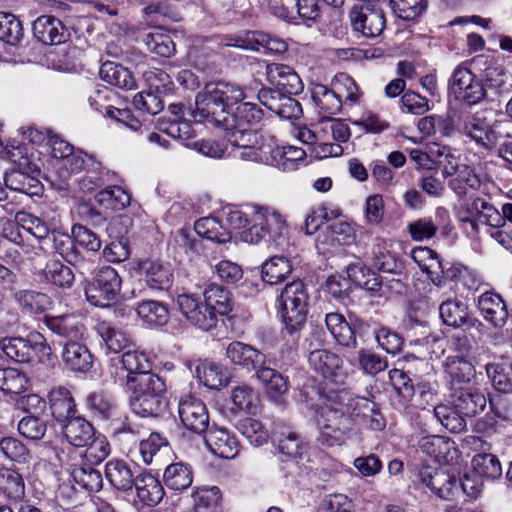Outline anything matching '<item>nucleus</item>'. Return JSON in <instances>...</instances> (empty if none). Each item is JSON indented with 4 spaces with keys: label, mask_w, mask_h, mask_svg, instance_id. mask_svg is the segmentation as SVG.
<instances>
[{
    "label": "nucleus",
    "mask_w": 512,
    "mask_h": 512,
    "mask_svg": "<svg viewBox=\"0 0 512 512\" xmlns=\"http://www.w3.org/2000/svg\"><path fill=\"white\" fill-rule=\"evenodd\" d=\"M133 488L136 491L138 501L142 505L149 507L158 505L165 495L161 482L147 472H141L136 475Z\"/></svg>",
    "instance_id": "24"
},
{
    "label": "nucleus",
    "mask_w": 512,
    "mask_h": 512,
    "mask_svg": "<svg viewBox=\"0 0 512 512\" xmlns=\"http://www.w3.org/2000/svg\"><path fill=\"white\" fill-rule=\"evenodd\" d=\"M503 122L490 126L479 113L467 116L463 121L462 132L479 146L490 149L501 137Z\"/></svg>",
    "instance_id": "13"
},
{
    "label": "nucleus",
    "mask_w": 512,
    "mask_h": 512,
    "mask_svg": "<svg viewBox=\"0 0 512 512\" xmlns=\"http://www.w3.org/2000/svg\"><path fill=\"white\" fill-rule=\"evenodd\" d=\"M130 391V407L142 417H158L167 408L166 384L157 374H142L126 381Z\"/></svg>",
    "instance_id": "3"
},
{
    "label": "nucleus",
    "mask_w": 512,
    "mask_h": 512,
    "mask_svg": "<svg viewBox=\"0 0 512 512\" xmlns=\"http://www.w3.org/2000/svg\"><path fill=\"white\" fill-rule=\"evenodd\" d=\"M0 490L9 498H21L24 495L25 490V485L22 476L12 469L1 468Z\"/></svg>",
    "instance_id": "55"
},
{
    "label": "nucleus",
    "mask_w": 512,
    "mask_h": 512,
    "mask_svg": "<svg viewBox=\"0 0 512 512\" xmlns=\"http://www.w3.org/2000/svg\"><path fill=\"white\" fill-rule=\"evenodd\" d=\"M309 366L325 378L339 375L343 361L339 355L327 349H313L308 355Z\"/></svg>",
    "instance_id": "27"
},
{
    "label": "nucleus",
    "mask_w": 512,
    "mask_h": 512,
    "mask_svg": "<svg viewBox=\"0 0 512 512\" xmlns=\"http://www.w3.org/2000/svg\"><path fill=\"white\" fill-rule=\"evenodd\" d=\"M96 199L100 204L112 208H125L130 204L131 197L120 186H108L96 195Z\"/></svg>",
    "instance_id": "62"
},
{
    "label": "nucleus",
    "mask_w": 512,
    "mask_h": 512,
    "mask_svg": "<svg viewBox=\"0 0 512 512\" xmlns=\"http://www.w3.org/2000/svg\"><path fill=\"white\" fill-rule=\"evenodd\" d=\"M450 403L456 411L471 418L484 410L486 397L478 388L462 387L455 390Z\"/></svg>",
    "instance_id": "20"
},
{
    "label": "nucleus",
    "mask_w": 512,
    "mask_h": 512,
    "mask_svg": "<svg viewBox=\"0 0 512 512\" xmlns=\"http://www.w3.org/2000/svg\"><path fill=\"white\" fill-rule=\"evenodd\" d=\"M178 414L188 430L202 434L209 429V414L205 404L193 396L186 395L178 403Z\"/></svg>",
    "instance_id": "14"
},
{
    "label": "nucleus",
    "mask_w": 512,
    "mask_h": 512,
    "mask_svg": "<svg viewBox=\"0 0 512 512\" xmlns=\"http://www.w3.org/2000/svg\"><path fill=\"white\" fill-rule=\"evenodd\" d=\"M353 29L366 38H376L386 27V17L380 4H364L351 12Z\"/></svg>",
    "instance_id": "11"
},
{
    "label": "nucleus",
    "mask_w": 512,
    "mask_h": 512,
    "mask_svg": "<svg viewBox=\"0 0 512 512\" xmlns=\"http://www.w3.org/2000/svg\"><path fill=\"white\" fill-rule=\"evenodd\" d=\"M371 261L373 266L381 272L400 274V264L394 254L388 248L384 238L375 237L371 249Z\"/></svg>",
    "instance_id": "32"
},
{
    "label": "nucleus",
    "mask_w": 512,
    "mask_h": 512,
    "mask_svg": "<svg viewBox=\"0 0 512 512\" xmlns=\"http://www.w3.org/2000/svg\"><path fill=\"white\" fill-rule=\"evenodd\" d=\"M163 482L170 490H186L193 482L191 466L184 462H175L168 465L163 474Z\"/></svg>",
    "instance_id": "34"
},
{
    "label": "nucleus",
    "mask_w": 512,
    "mask_h": 512,
    "mask_svg": "<svg viewBox=\"0 0 512 512\" xmlns=\"http://www.w3.org/2000/svg\"><path fill=\"white\" fill-rule=\"evenodd\" d=\"M257 378L265 385L270 397L277 399L289 390V381L277 370L262 365L256 372Z\"/></svg>",
    "instance_id": "38"
},
{
    "label": "nucleus",
    "mask_w": 512,
    "mask_h": 512,
    "mask_svg": "<svg viewBox=\"0 0 512 512\" xmlns=\"http://www.w3.org/2000/svg\"><path fill=\"white\" fill-rule=\"evenodd\" d=\"M257 394L245 384L235 386L231 391V400L234 406L241 410L250 412L256 405Z\"/></svg>",
    "instance_id": "64"
},
{
    "label": "nucleus",
    "mask_w": 512,
    "mask_h": 512,
    "mask_svg": "<svg viewBox=\"0 0 512 512\" xmlns=\"http://www.w3.org/2000/svg\"><path fill=\"white\" fill-rule=\"evenodd\" d=\"M139 268L151 289L168 290L172 286L173 272L170 265L158 261H143Z\"/></svg>",
    "instance_id": "29"
},
{
    "label": "nucleus",
    "mask_w": 512,
    "mask_h": 512,
    "mask_svg": "<svg viewBox=\"0 0 512 512\" xmlns=\"http://www.w3.org/2000/svg\"><path fill=\"white\" fill-rule=\"evenodd\" d=\"M478 307L485 320L494 327L501 328L507 322L509 313L502 297L494 292L483 293L478 300Z\"/></svg>",
    "instance_id": "25"
},
{
    "label": "nucleus",
    "mask_w": 512,
    "mask_h": 512,
    "mask_svg": "<svg viewBox=\"0 0 512 512\" xmlns=\"http://www.w3.org/2000/svg\"><path fill=\"white\" fill-rule=\"evenodd\" d=\"M71 477L76 484L89 492H98L103 486V478L100 471L89 464L75 466Z\"/></svg>",
    "instance_id": "43"
},
{
    "label": "nucleus",
    "mask_w": 512,
    "mask_h": 512,
    "mask_svg": "<svg viewBox=\"0 0 512 512\" xmlns=\"http://www.w3.org/2000/svg\"><path fill=\"white\" fill-rule=\"evenodd\" d=\"M449 90L457 101L470 106L478 104L487 95L482 81L470 69L462 65H458L453 71Z\"/></svg>",
    "instance_id": "6"
},
{
    "label": "nucleus",
    "mask_w": 512,
    "mask_h": 512,
    "mask_svg": "<svg viewBox=\"0 0 512 512\" xmlns=\"http://www.w3.org/2000/svg\"><path fill=\"white\" fill-rule=\"evenodd\" d=\"M136 312L145 323L151 326H164L169 320L167 306L155 300H146L139 303Z\"/></svg>",
    "instance_id": "40"
},
{
    "label": "nucleus",
    "mask_w": 512,
    "mask_h": 512,
    "mask_svg": "<svg viewBox=\"0 0 512 512\" xmlns=\"http://www.w3.org/2000/svg\"><path fill=\"white\" fill-rule=\"evenodd\" d=\"M105 477L114 489L123 493L132 492L136 480L130 465L120 459H112L106 463Z\"/></svg>",
    "instance_id": "26"
},
{
    "label": "nucleus",
    "mask_w": 512,
    "mask_h": 512,
    "mask_svg": "<svg viewBox=\"0 0 512 512\" xmlns=\"http://www.w3.org/2000/svg\"><path fill=\"white\" fill-rule=\"evenodd\" d=\"M61 429L66 441L78 448L87 446L96 434L93 425L81 416L72 417Z\"/></svg>",
    "instance_id": "28"
},
{
    "label": "nucleus",
    "mask_w": 512,
    "mask_h": 512,
    "mask_svg": "<svg viewBox=\"0 0 512 512\" xmlns=\"http://www.w3.org/2000/svg\"><path fill=\"white\" fill-rule=\"evenodd\" d=\"M142 42L151 53L158 56L169 58L175 53V44L165 33L159 31L144 33Z\"/></svg>",
    "instance_id": "49"
},
{
    "label": "nucleus",
    "mask_w": 512,
    "mask_h": 512,
    "mask_svg": "<svg viewBox=\"0 0 512 512\" xmlns=\"http://www.w3.org/2000/svg\"><path fill=\"white\" fill-rule=\"evenodd\" d=\"M308 292L305 284L296 280L287 284L279 296L278 312L283 324V335L292 342L300 339L308 313Z\"/></svg>",
    "instance_id": "4"
},
{
    "label": "nucleus",
    "mask_w": 512,
    "mask_h": 512,
    "mask_svg": "<svg viewBox=\"0 0 512 512\" xmlns=\"http://www.w3.org/2000/svg\"><path fill=\"white\" fill-rule=\"evenodd\" d=\"M227 358L235 365L247 371L258 370L265 364V355L249 344L240 341L231 342L226 348Z\"/></svg>",
    "instance_id": "22"
},
{
    "label": "nucleus",
    "mask_w": 512,
    "mask_h": 512,
    "mask_svg": "<svg viewBox=\"0 0 512 512\" xmlns=\"http://www.w3.org/2000/svg\"><path fill=\"white\" fill-rule=\"evenodd\" d=\"M323 398L317 420L318 442L322 446L342 445L356 421H361L365 427L374 431H381L386 426L385 419L375 409V404L365 397H352L346 391H329Z\"/></svg>",
    "instance_id": "2"
},
{
    "label": "nucleus",
    "mask_w": 512,
    "mask_h": 512,
    "mask_svg": "<svg viewBox=\"0 0 512 512\" xmlns=\"http://www.w3.org/2000/svg\"><path fill=\"white\" fill-rule=\"evenodd\" d=\"M274 442L278 451L288 458H296L303 448L299 435L288 427H280L274 432Z\"/></svg>",
    "instance_id": "41"
},
{
    "label": "nucleus",
    "mask_w": 512,
    "mask_h": 512,
    "mask_svg": "<svg viewBox=\"0 0 512 512\" xmlns=\"http://www.w3.org/2000/svg\"><path fill=\"white\" fill-rule=\"evenodd\" d=\"M325 324L337 343L349 348H356L357 336L362 337L369 328V324L362 319L350 318L348 322L336 312L326 314Z\"/></svg>",
    "instance_id": "7"
},
{
    "label": "nucleus",
    "mask_w": 512,
    "mask_h": 512,
    "mask_svg": "<svg viewBox=\"0 0 512 512\" xmlns=\"http://www.w3.org/2000/svg\"><path fill=\"white\" fill-rule=\"evenodd\" d=\"M0 451L3 456L13 462L27 463L31 458L26 445L15 437H3L0 439Z\"/></svg>",
    "instance_id": "56"
},
{
    "label": "nucleus",
    "mask_w": 512,
    "mask_h": 512,
    "mask_svg": "<svg viewBox=\"0 0 512 512\" xmlns=\"http://www.w3.org/2000/svg\"><path fill=\"white\" fill-rule=\"evenodd\" d=\"M442 173L444 177H452L448 185L459 199L465 198L470 191H477L481 187L479 176L466 164L445 166Z\"/></svg>",
    "instance_id": "16"
},
{
    "label": "nucleus",
    "mask_w": 512,
    "mask_h": 512,
    "mask_svg": "<svg viewBox=\"0 0 512 512\" xmlns=\"http://www.w3.org/2000/svg\"><path fill=\"white\" fill-rule=\"evenodd\" d=\"M205 444L211 453L220 458L233 459L239 453V442L236 436L225 428L208 429Z\"/></svg>",
    "instance_id": "19"
},
{
    "label": "nucleus",
    "mask_w": 512,
    "mask_h": 512,
    "mask_svg": "<svg viewBox=\"0 0 512 512\" xmlns=\"http://www.w3.org/2000/svg\"><path fill=\"white\" fill-rule=\"evenodd\" d=\"M192 497L195 512H221L217 487L198 489Z\"/></svg>",
    "instance_id": "57"
},
{
    "label": "nucleus",
    "mask_w": 512,
    "mask_h": 512,
    "mask_svg": "<svg viewBox=\"0 0 512 512\" xmlns=\"http://www.w3.org/2000/svg\"><path fill=\"white\" fill-rule=\"evenodd\" d=\"M439 313L442 321L455 328L462 326L477 327L481 322L469 316L467 306L457 300L444 301L439 307Z\"/></svg>",
    "instance_id": "30"
},
{
    "label": "nucleus",
    "mask_w": 512,
    "mask_h": 512,
    "mask_svg": "<svg viewBox=\"0 0 512 512\" xmlns=\"http://www.w3.org/2000/svg\"><path fill=\"white\" fill-rule=\"evenodd\" d=\"M34 37L45 45H59L70 38V32L63 22L52 15L37 17L32 26Z\"/></svg>",
    "instance_id": "15"
},
{
    "label": "nucleus",
    "mask_w": 512,
    "mask_h": 512,
    "mask_svg": "<svg viewBox=\"0 0 512 512\" xmlns=\"http://www.w3.org/2000/svg\"><path fill=\"white\" fill-rule=\"evenodd\" d=\"M61 358L65 368L76 373H86L93 365V356L81 340L64 342Z\"/></svg>",
    "instance_id": "23"
},
{
    "label": "nucleus",
    "mask_w": 512,
    "mask_h": 512,
    "mask_svg": "<svg viewBox=\"0 0 512 512\" xmlns=\"http://www.w3.org/2000/svg\"><path fill=\"white\" fill-rule=\"evenodd\" d=\"M224 43L226 46L246 50L259 51L263 48L276 54H282L288 49L285 40L263 31H244L234 37H226Z\"/></svg>",
    "instance_id": "8"
},
{
    "label": "nucleus",
    "mask_w": 512,
    "mask_h": 512,
    "mask_svg": "<svg viewBox=\"0 0 512 512\" xmlns=\"http://www.w3.org/2000/svg\"><path fill=\"white\" fill-rule=\"evenodd\" d=\"M97 332L107 348L113 353H119L131 345V339L122 330L111 326L107 322H101L97 326Z\"/></svg>",
    "instance_id": "45"
},
{
    "label": "nucleus",
    "mask_w": 512,
    "mask_h": 512,
    "mask_svg": "<svg viewBox=\"0 0 512 512\" xmlns=\"http://www.w3.org/2000/svg\"><path fill=\"white\" fill-rule=\"evenodd\" d=\"M47 430L46 422L34 415L23 417L18 423L19 433L30 440H40Z\"/></svg>",
    "instance_id": "63"
},
{
    "label": "nucleus",
    "mask_w": 512,
    "mask_h": 512,
    "mask_svg": "<svg viewBox=\"0 0 512 512\" xmlns=\"http://www.w3.org/2000/svg\"><path fill=\"white\" fill-rule=\"evenodd\" d=\"M18 304L31 314H40L51 305L50 297L42 292L34 290H20L15 293Z\"/></svg>",
    "instance_id": "44"
},
{
    "label": "nucleus",
    "mask_w": 512,
    "mask_h": 512,
    "mask_svg": "<svg viewBox=\"0 0 512 512\" xmlns=\"http://www.w3.org/2000/svg\"><path fill=\"white\" fill-rule=\"evenodd\" d=\"M99 75L103 81L121 89L132 90L136 88V81L132 73L115 62H104L100 67Z\"/></svg>",
    "instance_id": "33"
},
{
    "label": "nucleus",
    "mask_w": 512,
    "mask_h": 512,
    "mask_svg": "<svg viewBox=\"0 0 512 512\" xmlns=\"http://www.w3.org/2000/svg\"><path fill=\"white\" fill-rule=\"evenodd\" d=\"M123 368L127 371L126 381H130L142 374L152 373V365L148 357L138 350L125 351L120 359Z\"/></svg>",
    "instance_id": "39"
},
{
    "label": "nucleus",
    "mask_w": 512,
    "mask_h": 512,
    "mask_svg": "<svg viewBox=\"0 0 512 512\" xmlns=\"http://www.w3.org/2000/svg\"><path fill=\"white\" fill-rule=\"evenodd\" d=\"M44 274L50 283L64 289L71 288L75 281L73 270L57 260L47 263Z\"/></svg>",
    "instance_id": "50"
},
{
    "label": "nucleus",
    "mask_w": 512,
    "mask_h": 512,
    "mask_svg": "<svg viewBox=\"0 0 512 512\" xmlns=\"http://www.w3.org/2000/svg\"><path fill=\"white\" fill-rule=\"evenodd\" d=\"M252 225L247 226L241 232L240 238L246 243L257 244L267 234L271 233L274 227V235L281 233L285 226L281 216L277 213L265 214L262 211H257L251 220Z\"/></svg>",
    "instance_id": "17"
},
{
    "label": "nucleus",
    "mask_w": 512,
    "mask_h": 512,
    "mask_svg": "<svg viewBox=\"0 0 512 512\" xmlns=\"http://www.w3.org/2000/svg\"><path fill=\"white\" fill-rule=\"evenodd\" d=\"M176 304L186 320L203 331L211 330L218 322L215 314L199 296L180 294L176 299Z\"/></svg>",
    "instance_id": "9"
},
{
    "label": "nucleus",
    "mask_w": 512,
    "mask_h": 512,
    "mask_svg": "<svg viewBox=\"0 0 512 512\" xmlns=\"http://www.w3.org/2000/svg\"><path fill=\"white\" fill-rule=\"evenodd\" d=\"M238 430L247 438L253 446H262L268 441V432L262 423L253 418H245L239 421Z\"/></svg>",
    "instance_id": "58"
},
{
    "label": "nucleus",
    "mask_w": 512,
    "mask_h": 512,
    "mask_svg": "<svg viewBox=\"0 0 512 512\" xmlns=\"http://www.w3.org/2000/svg\"><path fill=\"white\" fill-rule=\"evenodd\" d=\"M31 333L27 337H4L0 339V349L7 357L19 363L32 360Z\"/></svg>",
    "instance_id": "35"
},
{
    "label": "nucleus",
    "mask_w": 512,
    "mask_h": 512,
    "mask_svg": "<svg viewBox=\"0 0 512 512\" xmlns=\"http://www.w3.org/2000/svg\"><path fill=\"white\" fill-rule=\"evenodd\" d=\"M203 301L217 318L219 315H227L232 310L230 292L217 284H209L204 289Z\"/></svg>",
    "instance_id": "36"
},
{
    "label": "nucleus",
    "mask_w": 512,
    "mask_h": 512,
    "mask_svg": "<svg viewBox=\"0 0 512 512\" xmlns=\"http://www.w3.org/2000/svg\"><path fill=\"white\" fill-rule=\"evenodd\" d=\"M484 79L489 88L495 89L500 96L508 95L512 92V83L505 72V69L496 64H490L484 69Z\"/></svg>",
    "instance_id": "51"
},
{
    "label": "nucleus",
    "mask_w": 512,
    "mask_h": 512,
    "mask_svg": "<svg viewBox=\"0 0 512 512\" xmlns=\"http://www.w3.org/2000/svg\"><path fill=\"white\" fill-rule=\"evenodd\" d=\"M357 361L360 369L368 375H376L388 367L386 357H382L370 349H360L357 352Z\"/></svg>",
    "instance_id": "59"
},
{
    "label": "nucleus",
    "mask_w": 512,
    "mask_h": 512,
    "mask_svg": "<svg viewBox=\"0 0 512 512\" xmlns=\"http://www.w3.org/2000/svg\"><path fill=\"white\" fill-rule=\"evenodd\" d=\"M269 83L288 94H299L303 90V82L294 69L288 65L271 63L266 66Z\"/></svg>",
    "instance_id": "21"
},
{
    "label": "nucleus",
    "mask_w": 512,
    "mask_h": 512,
    "mask_svg": "<svg viewBox=\"0 0 512 512\" xmlns=\"http://www.w3.org/2000/svg\"><path fill=\"white\" fill-rule=\"evenodd\" d=\"M292 271L290 261L283 256H274L262 265V279L269 284L283 281Z\"/></svg>",
    "instance_id": "46"
},
{
    "label": "nucleus",
    "mask_w": 512,
    "mask_h": 512,
    "mask_svg": "<svg viewBox=\"0 0 512 512\" xmlns=\"http://www.w3.org/2000/svg\"><path fill=\"white\" fill-rule=\"evenodd\" d=\"M446 371L453 382H469L475 375L472 363L463 357H451L446 364Z\"/></svg>",
    "instance_id": "60"
},
{
    "label": "nucleus",
    "mask_w": 512,
    "mask_h": 512,
    "mask_svg": "<svg viewBox=\"0 0 512 512\" xmlns=\"http://www.w3.org/2000/svg\"><path fill=\"white\" fill-rule=\"evenodd\" d=\"M313 100L327 115H336L341 111L342 100L339 92L328 89L324 85H317L313 90Z\"/></svg>",
    "instance_id": "48"
},
{
    "label": "nucleus",
    "mask_w": 512,
    "mask_h": 512,
    "mask_svg": "<svg viewBox=\"0 0 512 512\" xmlns=\"http://www.w3.org/2000/svg\"><path fill=\"white\" fill-rule=\"evenodd\" d=\"M44 323L53 334L63 338L65 342L81 340L86 332L84 324L74 314L46 315Z\"/></svg>",
    "instance_id": "18"
},
{
    "label": "nucleus",
    "mask_w": 512,
    "mask_h": 512,
    "mask_svg": "<svg viewBox=\"0 0 512 512\" xmlns=\"http://www.w3.org/2000/svg\"><path fill=\"white\" fill-rule=\"evenodd\" d=\"M200 381L210 389H218L227 384L222 368L216 363H204L197 367Z\"/></svg>",
    "instance_id": "61"
},
{
    "label": "nucleus",
    "mask_w": 512,
    "mask_h": 512,
    "mask_svg": "<svg viewBox=\"0 0 512 512\" xmlns=\"http://www.w3.org/2000/svg\"><path fill=\"white\" fill-rule=\"evenodd\" d=\"M49 402L51 415L57 422L61 423V426L76 416V405L67 388L58 387L53 389L49 395Z\"/></svg>",
    "instance_id": "31"
},
{
    "label": "nucleus",
    "mask_w": 512,
    "mask_h": 512,
    "mask_svg": "<svg viewBox=\"0 0 512 512\" xmlns=\"http://www.w3.org/2000/svg\"><path fill=\"white\" fill-rule=\"evenodd\" d=\"M85 170V176L78 181L79 189L84 193L92 192L103 186L106 182L110 181V176L114 175V173H110L108 170L105 171L101 163L94 156H89V163Z\"/></svg>",
    "instance_id": "37"
},
{
    "label": "nucleus",
    "mask_w": 512,
    "mask_h": 512,
    "mask_svg": "<svg viewBox=\"0 0 512 512\" xmlns=\"http://www.w3.org/2000/svg\"><path fill=\"white\" fill-rule=\"evenodd\" d=\"M21 159L19 168H13L5 173L6 187L29 196L40 195L43 186L38 179L39 170L29 159Z\"/></svg>",
    "instance_id": "10"
},
{
    "label": "nucleus",
    "mask_w": 512,
    "mask_h": 512,
    "mask_svg": "<svg viewBox=\"0 0 512 512\" xmlns=\"http://www.w3.org/2000/svg\"><path fill=\"white\" fill-rule=\"evenodd\" d=\"M472 467L478 476L487 479H497L502 475L499 459L490 453L476 454L472 459Z\"/></svg>",
    "instance_id": "52"
},
{
    "label": "nucleus",
    "mask_w": 512,
    "mask_h": 512,
    "mask_svg": "<svg viewBox=\"0 0 512 512\" xmlns=\"http://www.w3.org/2000/svg\"><path fill=\"white\" fill-rule=\"evenodd\" d=\"M24 36L22 22L12 13L0 12V40L15 46Z\"/></svg>",
    "instance_id": "47"
},
{
    "label": "nucleus",
    "mask_w": 512,
    "mask_h": 512,
    "mask_svg": "<svg viewBox=\"0 0 512 512\" xmlns=\"http://www.w3.org/2000/svg\"><path fill=\"white\" fill-rule=\"evenodd\" d=\"M245 98L243 89L235 83L209 82L196 95L195 117L222 130L230 144L241 149L239 158L259 161L258 137L252 126L262 120L263 110L255 103L244 101Z\"/></svg>",
    "instance_id": "1"
},
{
    "label": "nucleus",
    "mask_w": 512,
    "mask_h": 512,
    "mask_svg": "<svg viewBox=\"0 0 512 512\" xmlns=\"http://www.w3.org/2000/svg\"><path fill=\"white\" fill-rule=\"evenodd\" d=\"M28 380L24 373L15 368L0 369V389L5 393L20 394L27 389Z\"/></svg>",
    "instance_id": "53"
},
{
    "label": "nucleus",
    "mask_w": 512,
    "mask_h": 512,
    "mask_svg": "<svg viewBox=\"0 0 512 512\" xmlns=\"http://www.w3.org/2000/svg\"><path fill=\"white\" fill-rule=\"evenodd\" d=\"M433 418L442 424L448 431L452 433H461L466 429L465 416L454 407L440 404L433 409Z\"/></svg>",
    "instance_id": "42"
},
{
    "label": "nucleus",
    "mask_w": 512,
    "mask_h": 512,
    "mask_svg": "<svg viewBox=\"0 0 512 512\" xmlns=\"http://www.w3.org/2000/svg\"><path fill=\"white\" fill-rule=\"evenodd\" d=\"M391 9L396 17L412 21L427 9L426 0H389Z\"/></svg>",
    "instance_id": "54"
},
{
    "label": "nucleus",
    "mask_w": 512,
    "mask_h": 512,
    "mask_svg": "<svg viewBox=\"0 0 512 512\" xmlns=\"http://www.w3.org/2000/svg\"><path fill=\"white\" fill-rule=\"evenodd\" d=\"M121 284L122 280L116 269L103 266L85 287L86 299L96 307H108L117 298Z\"/></svg>",
    "instance_id": "5"
},
{
    "label": "nucleus",
    "mask_w": 512,
    "mask_h": 512,
    "mask_svg": "<svg viewBox=\"0 0 512 512\" xmlns=\"http://www.w3.org/2000/svg\"><path fill=\"white\" fill-rule=\"evenodd\" d=\"M419 479L443 500H451L459 494L458 478L444 469L424 466L419 470Z\"/></svg>",
    "instance_id": "12"
}]
</instances>
